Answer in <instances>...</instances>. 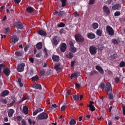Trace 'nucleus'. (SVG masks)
Segmentation results:
<instances>
[{"label": "nucleus", "mask_w": 125, "mask_h": 125, "mask_svg": "<svg viewBox=\"0 0 125 125\" xmlns=\"http://www.w3.org/2000/svg\"><path fill=\"white\" fill-rule=\"evenodd\" d=\"M87 37L88 39H90V40H93V39H95V34L93 33L90 32L87 34Z\"/></svg>", "instance_id": "18"}, {"label": "nucleus", "mask_w": 125, "mask_h": 125, "mask_svg": "<svg viewBox=\"0 0 125 125\" xmlns=\"http://www.w3.org/2000/svg\"><path fill=\"white\" fill-rule=\"evenodd\" d=\"M37 33L39 35L42 36V37H45L47 35L46 32L42 29L39 30Z\"/></svg>", "instance_id": "15"}, {"label": "nucleus", "mask_w": 125, "mask_h": 125, "mask_svg": "<svg viewBox=\"0 0 125 125\" xmlns=\"http://www.w3.org/2000/svg\"><path fill=\"white\" fill-rule=\"evenodd\" d=\"M75 86H76V87H77L78 88H80V87H81V85L79 83H76L75 84Z\"/></svg>", "instance_id": "60"}, {"label": "nucleus", "mask_w": 125, "mask_h": 125, "mask_svg": "<svg viewBox=\"0 0 125 125\" xmlns=\"http://www.w3.org/2000/svg\"><path fill=\"white\" fill-rule=\"evenodd\" d=\"M89 51L91 55H95L97 53V48L94 45H91L89 48Z\"/></svg>", "instance_id": "3"}, {"label": "nucleus", "mask_w": 125, "mask_h": 125, "mask_svg": "<svg viewBox=\"0 0 125 125\" xmlns=\"http://www.w3.org/2000/svg\"><path fill=\"white\" fill-rule=\"evenodd\" d=\"M33 88H35L36 89H39V90H42V85L39 84L35 83L32 85Z\"/></svg>", "instance_id": "17"}, {"label": "nucleus", "mask_w": 125, "mask_h": 125, "mask_svg": "<svg viewBox=\"0 0 125 125\" xmlns=\"http://www.w3.org/2000/svg\"><path fill=\"white\" fill-rule=\"evenodd\" d=\"M11 40V41L10 42L11 44L13 45L14 44H15V43H16V42H17L19 41V38H18V37L16 35H12Z\"/></svg>", "instance_id": "8"}, {"label": "nucleus", "mask_w": 125, "mask_h": 125, "mask_svg": "<svg viewBox=\"0 0 125 125\" xmlns=\"http://www.w3.org/2000/svg\"><path fill=\"white\" fill-rule=\"evenodd\" d=\"M121 7L122 5L121 4L116 3L112 6V9H113V10H119V9H121Z\"/></svg>", "instance_id": "13"}, {"label": "nucleus", "mask_w": 125, "mask_h": 125, "mask_svg": "<svg viewBox=\"0 0 125 125\" xmlns=\"http://www.w3.org/2000/svg\"><path fill=\"white\" fill-rule=\"evenodd\" d=\"M36 48L37 49H42V42H38L36 44Z\"/></svg>", "instance_id": "29"}, {"label": "nucleus", "mask_w": 125, "mask_h": 125, "mask_svg": "<svg viewBox=\"0 0 125 125\" xmlns=\"http://www.w3.org/2000/svg\"><path fill=\"white\" fill-rule=\"evenodd\" d=\"M5 67V65L4 64L1 63L0 64V77L1 76V69H4Z\"/></svg>", "instance_id": "36"}, {"label": "nucleus", "mask_w": 125, "mask_h": 125, "mask_svg": "<svg viewBox=\"0 0 125 125\" xmlns=\"http://www.w3.org/2000/svg\"><path fill=\"white\" fill-rule=\"evenodd\" d=\"M29 61L31 62V63H34V60L33 58H29Z\"/></svg>", "instance_id": "59"}, {"label": "nucleus", "mask_w": 125, "mask_h": 125, "mask_svg": "<svg viewBox=\"0 0 125 125\" xmlns=\"http://www.w3.org/2000/svg\"><path fill=\"white\" fill-rule=\"evenodd\" d=\"M41 56H42V53H38L36 55V57L37 58H40Z\"/></svg>", "instance_id": "49"}, {"label": "nucleus", "mask_w": 125, "mask_h": 125, "mask_svg": "<svg viewBox=\"0 0 125 125\" xmlns=\"http://www.w3.org/2000/svg\"><path fill=\"white\" fill-rule=\"evenodd\" d=\"M14 114V110L13 109H10L8 111V116L9 118H12Z\"/></svg>", "instance_id": "26"}, {"label": "nucleus", "mask_w": 125, "mask_h": 125, "mask_svg": "<svg viewBox=\"0 0 125 125\" xmlns=\"http://www.w3.org/2000/svg\"><path fill=\"white\" fill-rule=\"evenodd\" d=\"M75 39L78 42H84V38L81 34H76L75 36Z\"/></svg>", "instance_id": "4"}, {"label": "nucleus", "mask_w": 125, "mask_h": 125, "mask_svg": "<svg viewBox=\"0 0 125 125\" xmlns=\"http://www.w3.org/2000/svg\"><path fill=\"white\" fill-rule=\"evenodd\" d=\"M56 39H57V36H55L51 40L52 44L53 47L56 46L57 45H58V44H59L60 41H58V40Z\"/></svg>", "instance_id": "10"}, {"label": "nucleus", "mask_w": 125, "mask_h": 125, "mask_svg": "<svg viewBox=\"0 0 125 125\" xmlns=\"http://www.w3.org/2000/svg\"><path fill=\"white\" fill-rule=\"evenodd\" d=\"M76 63V62L75 61H72L71 63V67L72 68H74V64Z\"/></svg>", "instance_id": "55"}, {"label": "nucleus", "mask_w": 125, "mask_h": 125, "mask_svg": "<svg viewBox=\"0 0 125 125\" xmlns=\"http://www.w3.org/2000/svg\"><path fill=\"white\" fill-rule=\"evenodd\" d=\"M73 99L75 100V101H79V100L80 99V96H79L78 95H74Z\"/></svg>", "instance_id": "35"}, {"label": "nucleus", "mask_w": 125, "mask_h": 125, "mask_svg": "<svg viewBox=\"0 0 125 125\" xmlns=\"http://www.w3.org/2000/svg\"><path fill=\"white\" fill-rule=\"evenodd\" d=\"M96 69L97 70V71H98V72H99V73H100L102 75L104 74V70H103V68H102L101 66L99 65H97L96 66Z\"/></svg>", "instance_id": "19"}, {"label": "nucleus", "mask_w": 125, "mask_h": 125, "mask_svg": "<svg viewBox=\"0 0 125 125\" xmlns=\"http://www.w3.org/2000/svg\"><path fill=\"white\" fill-rule=\"evenodd\" d=\"M114 120H116V121H118V120H120V116L115 117Z\"/></svg>", "instance_id": "63"}, {"label": "nucleus", "mask_w": 125, "mask_h": 125, "mask_svg": "<svg viewBox=\"0 0 125 125\" xmlns=\"http://www.w3.org/2000/svg\"><path fill=\"white\" fill-rule=\"evenodd\" d=\"M92 104H94V102L90 101L89 105V110L93 112L94 111H95V107H94V106L92 105Z\"/></svg>", "instance_id": "16"}, {"label": "nucleus", "mask_w": 125, "mask_h": 125, "mask_svg": "<svg viewBox=\"0 0 125 125\" xmlns=\"http://www.w3.org/2000/svg\"><path fill=\"white\" fill-rule=\"evenodd\" d=\"M61 52H65L67 49V44L65 43H62L60 46Z\"/></svg>", "instance_id": "11"}, {"label": "nucleus", "mask_w": 125, "mask_h": 125, "mask_svg": "<svg viewBox=\"0 0 125 125\" xmlns=\"http://www.w3.org/2000/svg\"><path fill=\"white\" fill-rule=\"evenodd\" d=\"M107 33H108L109 36H114V29L112 27L109 25H107L106 27Z\"/></svg>", "instance_id": "7"}, {"label": "nucleus", "mask_w": 125, "mask_h": 125, "mask_svg": "<svg viewBox=\"0 0 125 125\" xmlns=\"http://www.w3.org/2000/svg\"><path fill=\"white\" fill-rule=\"evenodd\" d=\"M21 125H27V122L25 121V120L23 119L21 121Z\"/></svg>", "instance_id": "51"}, {"label": "nucleus", "mask_w": 125, "mask_h": 125, "mask_svg": "<svg viewBox=\"0 0 125 125\" xmlns=\"http://www.w3.org/2000/svg\"><path fill=\"white\" fill-rule=\"evenodd\" d=\"M23 112L24 113V114H25V115H27V114L29 113V109H28V107H27L26 106H23Z\"/></svg>", "instance_id": "28"}, {"label": "nucleus", "mask_w": 125, "mask_h": 125, "mask_svg": "<svg viewBox=\"0 0 125 125\" xmlns=\"http://www.w3.org/2000/svg\"><path fill=\"white\" fill-rule=\"evenodd\" d=\"M28 48H29V46L28 45L24 47V50L25 52H27V51H28Z\"/></svg>", "instance_id": "56"}, {"label": "nucleus", "mask_w": 125, "mask_h": 125, "mask_svg": "<svg viewBox=\"0 0 125 125\" xmlns=\"http://www.w3.org/2000/svg\"><path fill=\"white\" fill-rule=\"evenodd\" d=\"M99 87L103 90L105 88V91H107V92H110V91H112V86L111 85V83H110L107 82L105 84L104 83H102L100 84Z\"/></svg>", "instance_id": "1"}, {"label": "nucleus", "mask_w": 125, "mask_h": 125, "mask_svg": "<svg viewBox=\"0 0 125 125\" xmlns=\"http://www.w3.org/2000/svg\"><path fill=\"white\" fill-rule=\"evenodd\" d=\"M61 64H60V63H56L55 64V66L54 68L55 69V70H56V71H59L60 72V71H61V67H60V65Z\"/></svg>", "instance_id": "23"}, {"label": "nucleus", "mask_w": 125, "mask_h": 125, "mask_svg": "<svg viewBox=\"0 0 125 125\" xmlns=\"http://www.w3.org/2000/svg\"><path fill=\"white\" fill-rule=\"evenodd\" d=\"M65 108H66V106L65 105H62L61 107V111H64V110H65Z\"/></svg>", "instance_id": "57"}, {"label": "nucleus", "mask_w": 125, "mask_h": 125, "mask_svg": "<svg viewBox=\"0 0 125 125\" xmlns=\"http://www.w3.org/2000/svg\"><path fill=\"white\" fill-rule=\"evenodd\" d=\"M20 1H21V0H14L16 3H20Z\"/></svg>", "instance_id": "62"}, {"label": "nucleus", "mask_w": 125, "mask_h": 125, "mask_svg": "<svg viewBox=\"0 0 125 125\" xmlns=\"http://www.w3.org/2000/svg\"><path fill=\"white\" fill-rule=\"evenodd\" d=\"M118 58V54H114L112 56V59H117Z\"/></svg>", "instance_id": "52"}, {"label": "nucleus", "mask_w": 125, "mask_h": 125, "mask_svg": "<svg viewBox=\"0 0 125 125\" xmlns=\"http://www.w3.org/2000/svg\"><path fill=\"white\" fill-rule=\"evenodd\" d=\"M5 30V33L7 34L8 33H9V31H10V28L9 27L5 28H4Z\"/></svg>", "instance_id": "45"}, {"label": "nucleus", "mask_w": 125, "mask_h": 125, "mask_svg": "<svg viewBox=\"0 0 125 125\" xmlns=\"http://www.w3.org/2000/svg\"><path fill=\"white\" fill-rule=\"evenodd\" d=\"M14 25L17 29H20V30H23L24 29V25L21 21H17Z\"/></svg>", "instance_id": "6"}, {"label": "nucleus", "mask_w": 125, "mask_h": 125, "mask_svg": "<svg viewBox=\"0 0 125 125\" xmlns=\"http://www.w3.org/2000/svg\"><path fill=\"white\" fill-rule=\"evenodd\" d=\"M65 13L63 11H60L58 13V16L61 17L62 16H63L64 15V14Z\"/></svg>", "instance_id": "43"}, {"label": "nucleus", "mask_w": 125, "mask_h": 125, "mask_svg": "<svg viewBox=\"0 0 125 125\" xmlns=\"http://www.w3.org/2000/svg\"><path fill=\"white\" fill-rule=\"evenodd\" d=\"M4 122H8V118L7 117H5L4 118Z\"/></svg>", "instance_id": "64"}, {"label": "nucleus", "mask_w": 125, "mask_h": 125, "mask_svg": "<svg viewBox=\"0 0 125 125\" xmlns=\"http://www.w3.org/2000/svg\"><path fill=\"white\" fill-rule=\"evenodd\" d=\"M9 93V91L8 90H4L1 93L0 96L2 97H5L7 96V95Z\"/></svg>", "instance_id": "21"}, {"label": "nucleus", "mask_w": 125, "mask_h": 125, "mask_svg": "<svg viewBox=\"0 0 125 125\" xmlns=\"http://www.w3.org/2000/svg\"><path fill=\"white\" fill-rule=\"evenodd\" d=\"M32 80L33 82H37L40 80V77L38 75H36L32 78Z\"/></svg>", "instance_id": "32"}, {"label": "nucleus", "mask_w": 125, "mask_h": 125, "mask_svg": "<svg viewBox=\"0 0 125 125\" xmlns=\"http://www.w3.org/2000/svg\"><path fill=\"white\" fill-rule=\"evenodd\" d=\"M108 98L110 100H113L114 99V95L112 93H109L108 94Z\"/></svg>", "instance_id": "41"}, {"label": "nucleus", "mask_w": 125, "mask_h": 125, "mask_svg": "<svg viewBox=\"0 0 125 125\" xmlns=\"http://www.w3.org/2000/svg\"><path fill=\"white\" fill-rule=\"evenodd\" d=\"M1 103H2V104H7V100H6V99H3L2 100Z\"/></svg>", "instance_id": "50"}, {"label": "nucleus", "mask_w": 125, "mask_h": 125, "mask_svg": "<svg viewBox=\"0 0 125 125\" xmlns=\"http://www.w3.org/2000/svg\"><path fill=\"white\" fill-rule=\"evenodd\" d=\"M15 55L16 56H22V55H23V54H22V52H21L16 51L15 52Z\"/></svg>", "instance_id": "40"}, {"label": "nucleus", "mask_w": 125, "mask_h": 125, "mask_svg": "<svg viewBox=\"0 0 125 125\" xmlns=\"http://www.w3.org/2000/svg\"><path fill=\"white\" fill-rule=\"evenodd\" d=\"M40 72V74H41L42 76H44V74H45V71H44V69H41Z\"/></svg>", "instance_id": "47"}, {"label": "nucleus", "mask_w": 125, "mask_h": 125, "mask_svg": "<svg viewBox=\"0 0 125 125\" xmlns=\"http://www.w3.org/2000/svg\"><path fill=\"white\" fill-rule=\"evenodd\" d=\"M5 20H6V15L4 16L3 19L1 20V21H2V22H3L4 21H5Z\"/></svg>", "instance_id": "61"}, {"label": "nucleus", "mask_w": 125, "mask_h": 125, "mask_svg": "<svg viewBox=\"0 0 125 125\" xmlns=\"http://www.w3.org/2000/svg\"><path fill=\"white\" fill-rule=\"evenodd\" d=\"M3 72L6 77H9V75H10V69L8 67L4 68Z\"/></svg>", "instance_id": "12"}, {"label": "nucleus", "mask_w": 125, "mask_h": 125, "mask_svg": "<svg viewBox=\"0 0 125 125\" xmlns=\"http://www.w3.org/2000/svg\"><path fill=\"white\" fill-rule=\"evenodd\" d=\"M16 119H17V121H18V122H21V120H22V117H21V116L19 115L17 117H14V120H16Z\"/></svg>", "instance_id": "38"}, {"label": "nucleus", "mask_w": 125, "mask_h": 125, "mask_svg": "<svg viewBox=\"0 0 125 125\" xmlns=\"http://www.w3.org/2000/svg\"><path fill=\"white\" fill-rule=\"evenodd\" d=\"M119 67L123 68V67H125V62L122 61L119 64Z\"/></svg>", "instance_id": "39"}, {"label": "nucleus", "mask_w": 125, "mask_h": 125, "mask_svg": "<svg viewBox=\"0 0 125 125\" xmlns=\"http://www.w3.org/2000/svg\"><path fill=\"white\" fill-rule=\"evenodd\" d=\"M119 82H120V78H115V83H118Z\"/></svg>", "instance_id": "53"}, {"label": "nucleus", "mask_w": 125, "mask_h": 125, "mask_svg": "<svg viewBox=\"0 0 125 125\" xmlns=\"http://www.w3.org/2000/svg\"><path fill=\"white\" fill-rule=\"evenodd\" d=\"M25 67V63L24 62L20 63L18 65V67L17 68V70L18 72H21L24 71V67Z\"/></svg>", "instance_id": "9"}, {"label": "nucleus", "mask_w": 125, "mask_h": 125, "mask_svg": "<svg viewBox=\"0 0 125 125\" xmlns=\"http://www.w3.org/2000/svg\"><path fill=\"white\" fill-rule=\"evenodd\" d=\"M77 124V121L74 119H72L69 121L70 125H75Z\"/></svg>", "instance_id": "33"}, {"label": "nucleus", "mask_w": 125, "mask_h": 125, "mask_svg": "<svg viewBox=\"0 0 125 125\" xmlns=\"http://www.w3.org/2000/svg\"><path fill=\"white\" fill-rule=\"evenodd\" d=\"M26 10L28 13H33L34 12V8L32 7H28Z\"/></svg>", "instance_id": "27"}, {"label": "nucleus", "mask_w": 125, "mask_h": 125, "mask_svg": "<svg viewBox=\"0 0 125 125\" xmlns=\"http://www.w3.org/2000/svg\"><path fill=\"white\" fill-rule=\"evenodd\" d=\"M91 27L92 28H93L94 30H96V29H97V28L99 27V25L98 24V23L94 22V23L92 24Z\"/></svg>", "instance_id": "31"}, {"label": "nucleus", "mask_w": 125, "mask_h": 125, "mask_svg": "<svg viewBox=\"0 0 125 125\" xmlns=\"http://www.w3.org/2000/svg\"><path fill=\"white\" fill-rule=\"evenodd\" d=\"M52 59L55 61V62H58L59 60H60V58H59V56L57 55H53L52 56Z\"/></svg>", "instance_id": "24"}, {"label": "nucleus", "mask_w": 125, "mask_h": 125, "mask_svg": "<svg viewBox=\"0 0 125 125\" xmlns=\"http://www.w3.org/2000/svg\"><path fill=\"white\" fill-rule=\"evenodd\" d=\"M112 43L114 44H119V42L116 39H113L112 40Z\"/></svg>", "instance_id": "46"}, {"label": "nucleus", "mask_w": 125, "mask_h": 125, "mask_svg": "<svg viewBox=\"0 0 125 125\" xmlns=\"http://www.w3.org/2000/svg\"><path fill=\"white\" fill-rule=\"evenodd\" d=\"M123 113L124 116H125V106H123Z\"/></svg>", "instance_id": "58"}, {"label": "nucleus", "mask_w": 125, "mask_h": 125, "mask_svg": "<svg viewBox=\"0 0 125 125\" xmlns=\"http://www.w3.org/2000/svg\"><path fill=\"white\" fill-rule=\"evenodd\" d=\"M65 57L68 59H72L74 57V54L71 52H69L68 54L65 55Z\"/></svg>", "instance_id": "25"}, {"label": "nucleus", "mask_w": 125, "mask_h": 125, "mask_svg": "<svg viewBox=\"0 0 125 125\" xmlns=\"http://www.w3.org/2000/svg\"><path fill=\"white\" fill-rule=\"evenodd\" d=\"M78 77H80V72H75L71 74L70 76V79L71 80L73 79V78H74L75 79H77Z\"/></svg>", "instance_id": "22"}, {"label": "nucleus", "mask_w": 125, "mask_h": 125, "mask_svg": "<svg viewBox=\"0 0 125 125\" xmlns=\"http://www.w3.org/2000/svg\"><path fill=\"white\" fill-rule=\"evenodd\" d=\"M95 74H98V72L96 71V70H93L91 72L90 76H93Z\"/></svg>", "instance_id": "44"}, {"label": "nucleus", "mask_w": 125, "mask_h": 125, "mask_svg": "<svg viewBox=\"0 0 125 125\" xmlns=\"http://www.w3.org/2000/svg\"><path fill=\"white\" fill-rule=\"evenodd\" d=\"M65 23L63 22H61L60 23L58 24V27H59V28H64V27H65Z\"/></svg>", "instance_id": "37"}, {"label": "nucleus", "mask_w": 125, "mask_h": 125, "mask_svg": "<svg viewBox=\"0 0 125 125\" xmlns=\"http://www.w3.org/2000/svg\"><path fill=\"white\" fill-rule=\"evenodd\" d=\"M62 3V7H64L67 5V0H60Z\"/></svg>", "instance_id": "30"}, {"label": "nucleus", "mask_w": 125, "mask_h": 125, "mask_svg": "<svg viewBox=\"0 0 125 125\" xmlns=\"http://www.w3.org/2000/svg\"><path fill=\"white\" fill-rule=\"evenodd\" d=\"M70 94H71V90H67L65 94L66 97H67V96H69V95H70Z\"/></svg>", "instance_id": "48"}, {"label": "nucleus", "mask_w": 125, "mask_h": 125, "mask_svg": "<svg viewBox=\"0 0 125 125\" xmlns=\"http://www.w3.org/2000/svg\"><path fill=\"white\" fill-rule=\"evenodd\" d=\"M69 43L70 47L69 49L70 51L73 52V53L77 52V48L75 47V46H74V43H73V42H72V41H70Z\"/></svg>", "instance_id": "5"}, {"label": "nucleus", "mask_w": 125, "mask_h": 125, "mask_svg": "<svg viewBox=\"0 0 125 125\" xmlns=\"http://www.w3.org/2000/svg\"><path fill=\"white\" fill-rule=\"evenodd\" d=\"M121 15V12L120 11H116L114 13V16L117 17L118 16H120Z\"/></svg>", "instance_id": "42"}, {"label": "nucleus", "mask_w": 125, "mask_h": 125, "mask_svg": "<svg viewBox=\"0 0 125 125\" xmlns=\"http://www.w3.org/2000/svg\"><path fill=\"white\" fill-rule=\"evenodd\" d=\"M43 109L42 108H38L33 113V116H37L39 113H41V112H42Z\"/></svg>", "instance_id": "20"}, {"label": "nucleus", "mask_w": 125, "mask_h": 125, "mask_svg": "<svg viewBox=\"0 0 125 125\" xmlns=\"http://www.w3.org/2000/svg\"><path fill=\"white\" fill-rule=\"evenodd\" d=\"M95 0H89V4H93Z\"/></svg>", "instance_id": "54"}, {"label": "nucleus", "mask_w": 125, "mask_h": 125, "mask_svg": "<svg viewBox=\"0 0 125 125\" xmlns=\"http://www.w3.org/2000/svg\"><path fill=\"white\" fill-rule=\"evenodd\" d=\"M96 34L99 37H101V36H102V30L98 29L96 31Z\"/></svg>", "instance_id": "34"}, {"label": "nucleus", "mask_w": 125, "mask_h": 125, "mask_svg": "<svg viewBox=\"0 0 125 125\" xmlns=\"http://www.w3.org/2000/svg\"><path fill=\"white\" fill-rule=\"evenodd\" d=\"M48 118V114L45 112H42L38 115L36 119L39 121H42V120H46Z\"/></svg>", "instance_id": "2"}, {"label": "nucleus", "mask_w": 125, "mask_h": 125, "mask_svg": "<svg viewBox=\"0 0 125 125\" xmlns=\"http://www.w3.org/2000/svg\"><path fill=\"white\" fill-rule=\"evenodd\" d=\"M103 10L104 12H105V13H106V14H107V15H109V14H110V9L107 5L103 6Z\"/></svg>", "instance_id": "14"}]
</instances>
